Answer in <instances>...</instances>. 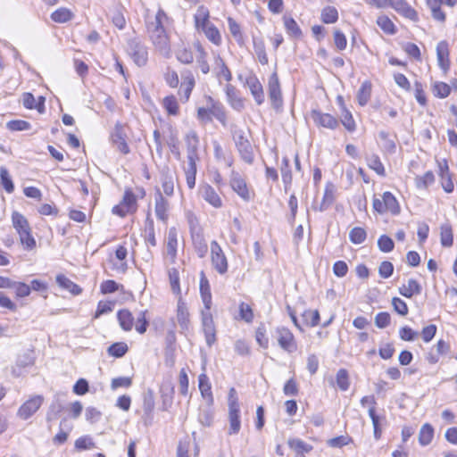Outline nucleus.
<instances>
[{"instance_id":"obj_11","label":"nucleus","mask_w":457,"mask_h":457,"mask_svg":"<svg viewBox=\"0 0 457 457\" xmlns=\"http://www.w3.org/2000/svg\"><path fill=\"white\" fill-rule=\"evenodd\" d=\"M170 202L163 196L159 188L154 195V212L159 220L166 222L169 218Z\"/></svg>"},{"instance_id":"obj_28","label":"nucleus","mask_w":457,"mask_h":457,"mask_svg":"<svg viewBox=\"0 0 457 457\" xmlns=\"http://www.w3.org/2000/svg\"><path fill=\"white\" fill-rule=\"evenodd\" d=\"M56 283L62 288L71 292L74 295H78L82 292V289L79 286L75 284L70 278L62 274H59L56 276Z\"/></svg>"},{"instance_id":"obj_43","label":"nucleus","mask_w":457,"mask_h":457,"mask_svg":"<svg viewBox=\"0 0 457 457\" xmlns=\"http://www.w3.org/2000/svg\"><path fill=\"white\" fill-rule=\"evenodd\" d=\"M177 231L174 228H170L168 233V242H167V253L171 258H175L177 254Z\"/></svg>"},{"instance_id":"obj_61","label":"nucleus","mask_w":457,"mask_h":457,"mask_svg":"<svg viewBox=\"0 0 457 457\" xmlns=\"http://www.w3.org/2000/svg\"><path fill=\"white\" fill-rule=\"evenodd\" d=\"M130 212H134L137 209V199L131 190H126L121 202Z\"/></svg>"},{"instance_id":"obj_58","label":"nucleus","mask_w":457,"mask_h":457,"mask_svg":"<svg viewBox=\"0 0 457 457\" xmlns=\"http://www.w3.org/2000/svg\"><path fill=\"white\" fill-rule=\"evenodd\" d=\"M127 352L128 345L123 342L114 343L108 348V353L117 358L122 357Z\"/></svg>"},{"instance_id":"obj_18","label":"nucleus","mask_w":457,"mask_h":457,"mask_svg":"<svg viewBox=\"0 0 457 457\" xmlns=\"http://www.w3.org/2000/svg\"><path fill=\"white\" fill-rule=\"evenodd\" d=\"M182 79L183 81L180 85L179 94L185 101H187L195 87V81L194 75L190 71H185L182 73Z\"/></svg>"},{"instance_id":"obj_16","label":"nucleus","mask_w":457,"mask_h":457,"mask_svg":"<svg viewBox=\"0 0 457 457\" xmlns=\"http://www.w3.org/2000/svg\"><path fill=\"white\" fill-rule=\"evenodd\" d=\"M198 386L202 397L206 401L207 405L210 407L213 404V395L212 393V386L206 374L202 373L198 378Z\"/></svg>"},{"instance_id":"obj_27","label":"nucleus","mask_w":457,"mask_h":457,"mask_svg":"<svg viewBox=\"0 0 457 457\" xmlns=\"http://www.w3.org/2000/svg\"><path fill=\"white\" fill-rule=\"evenodd\" d=\"M239 413H240L239 408L228 409V421H229L228 434L229 435H236L240 431L241 421H240Z\"/></svg>"},{"instance_id":"obj_14","label":"nucleus","mask_w":457,"mask_h":457,"mask_svg":"<svg viewBox=\"0 0 457 457\" xmlns=\"http://www.w3.org/2000/svg\"><path fill=\"white\" fill-rule=\"evenodd\" d=\"M232 189L245 201L250 200V194L245 179L237 172H232L230 179Z\"/></svg>"},{"instance_id":"obj_24","label":"nucleus","mask_w":457,"mask_h":457,"mask_svg":"<svg viewBox=\"0 0 457 457\" xmlns=\"http://www.w3.org/2000/svg\"><path fill=\"white\" fill-rule=\"evenodd\" d=\"M399 293L404 297L411 298L421 293V286L416 279L410 278L407 284L399 287Z\"/></svg>"},{"instance_id":"obj_25","label":"nucleus","mask_w":457,"mask_h":457,"mask_svg":"<svg viewBox=\"0 0 457 457\" xmlns=\"http://www.w3.org/2000/svg\"><path fill=\"white\" fill-rule=\"evenodd\" d=\"M177 320L181 329L187 330L189 328V312L185 303L181 300H179L178 302Z\"/></svg>"},{"instance_id":"obj_12","label":"nucleus","mask_w":457,"mask_h":457,"mask_svg":"<svg viewBox=\"0 0 457 457\" xmlns=\"http://www.w3.org/2000/svg\"><path fill=\"white\" fill-rule=\"evenodd\" d=\"M278 343L279 346L288 352L293 353L296 350V344L294 335L286 328H279L277 329Z\"/></svg>"},{"instance_id":"obj_34","label":"nucleus","mask_w":457,"mask_h":457,"mask_svg":"<svg viewBox=\"0 0 457 457\" xmlns=\"http://www.w3.org/2000/svg\"><path fill=\"white\" fill-rule=\"evenodd\" d=\"M287 445L290 449L294 450L296 454H303L304 453H310L312 450V445L306 444L304 441L299 438H290L287 441Z\"/></svg>"},{"instance_id":"obj_63","label":"nucleus","mask_w":457,"mask_h":457,"mask_svg":"<svg viewBox=\"0 0 457 457\" xmlns=\"http://www.w3.org/2000/svg\"><path fill=\"white\" fill-rule=\"evenodd\" d=\"M6 127L12 131L28 130L31 128L29 122L22 120H13L7 122Z\"/></svg>"},{"instance_id":"obj_47","label":"nucleus","mask_w":457,"mask_h":457,"mask_svg":"<svg viewBox=\"0 0 457 457\" xmlns=\"http://www.w3.org/2000/svg\"><path fill=\"white\" fill-rule=\"evenodd\" d=\"M0 179L4 190L9 194L12 193L14 190V185L8 170L4 166L0 167Z\"/></svg>"},{"instance_id":"obj_33","label":"nucleus","mask_w":457,"mask_h":457,"mask_svg":"<svg viewBox=\"0 0 457 457\" xmlns=\"http://www.w3.org/2000/svg\"><path fill=\"white\" fill-rule=\"evenodd\" d=\"M35 102H36L35 97L31 93H24L23 94L22 103H23V105L25 108L37 109L39 112H43L44 108H45V105H44L45 98L41 96L39 98V102L37 104H35Z\"/></svg>"},{"instance_id":"obj_36","label":"nucleus","mask_w":457,"mask_h":457,"mask_svg":"<svg viewBox=\"0 0 457 457\" xmlns=\"http://www.w3.org/2000/svg\"><path fill=\"white\" fill-rule=\"evenodd\" d=\"M433 437H434L433 427L428 423L424 424L420 428V430L419 433V443L421 445L426 446L431 443Z\"/></svg>"},{"instance_id":"obj_8","label":"nucleus","mask_w":457,"mask_h":457,"mask_svg":"<svg viewBox=\"0 0 457 457\" xmlns=\"http://www.w3.org/2000/svg\"><path fill=\"white\" fill-rule=\"evenodd\" d=\"M199 195L211 206L220 209L223 202L217 191L208 183L201 184L198 187Z\"/></svg>"},{"instance_id":"obj_57","label":"nucleus","mask_w":457,"mask_h":457,"mask_svg":"<svg viewBox=\"0 0 457 457\" xmlns=\"http://www.w3.org/2000/svg\"><path fill=\"white\" fill-rule=\"evenodd\" d=\"M435 180V177L432 171H427L423 176L417 177L415 179L416 187L420 189L427 188Z\"/></svg>"},{"instance_id":"obj_41","label":"nucleus","mask_w":457,"mask_h":457,"mask_svg":"<svg viewBox=\"0 0 457 457\" xmlns=\"http://www.w3.org/2000/svg\"><path fill=\"white\" fill-rule=\"evenodd\" d=\"M284 26L288 35L294 37H299L302 35V30L296 21L289 16L283 17Z\"/></svg>"},{"instance_id":"obj_62","label":"nucleus","mask_w":457,"mask_h":457,"mask_svg":"<svg viewBox=\"0 0 457 457\" xmlns=\"http://www.w3.org/2000/svg\"><path fill=\"white\" fill-rule=\"evenodd\" d=\"M169 278L170 284L171 287V290L174 294H180V287H179V276L177 269L172 268L169 270Z\"/></svg>"},{"instance_id":"obj_20","label":"nucleus","mask_w":457,"mask_h":457,"mask_svg":"<svg viewBox=\"0 0 457 457\" xmlns=\"http://www.w3.org/2000/svg\"><path fill=\"white\" fill-rule=\"evenodd\" d=\"M212 23L210 21V11L205 5H199L194 14V24L195 29L198 31L207 24Z\"/></svg>"},{"instance_id":"obj_40","label":"nucleus","mask_w":457,"mask_h":457,"mask_svg":"<svg viewBox=\"0 0 457 457\" xmlns=\"http://www.w3.org/2000/svg\"><path fill=\"white\" fill-rule=\"evenodd\" d=\"M371 95V84L370 81H364L357 93V100L360 105L367 104Z\"/></svg>"},{"instance_id":"obj_2","label":"nucleus","mask_w":457,"mask_h":457,"mask_svg":"<svg viewBox=\"0 0 457 457\" xmlns=\"http://www.w3.org/2000/svg\"><path fill=\"white\" fill-rule=\"evenodd\" d=\"M166 14L159 10L152 21L147 22V31L155 48L163 55L168 56L170 52V40L163 27Z\"/></svg>"},{"instance_id":"obj_59","label":"nucleus","mask_w":457,"mask_h":457,"mask_svg":"<svg viewBox=\"0 0 457 457\" xmlns=\"http://www.w3.org/2000/svg\"><path fill=\"white\" fill-rule=\"evenodd\" d=\"M35 358L33 351H27L24 353L19 355L16 363L17 367L26 368L34 364Z\"/></svg>"},{"instance_id":"obj_35","label":"nucleus","mask_w":457,"mask_h":457,"mask_svg":"<svg viewBox=\"0 0 457 457\" xmlns=\"http://www.w3.org/2000/svg\"><path fill=\"white\" fill-rule=\"evenodd\" d=\"M194 46H195V50L198 53L197 62H198V65H199V67L201 69V71L204 74H207L210 71V67H209V64H208L207 60H206L207 53L205 52V50L204 49V47H203V46L201 45L200 42H196L194 45Z\"/></svg>"},{"instance_id":"obj_60","label":"nucleus","mask_w":457,"mask_h":457,"mask_svg":"<svg viewBox=\"0 0 457 457\" xmlns=\"http://www.w3.org/2000/svg\"><path fill=\"white\" fill-rule=\"evenodd\" d=\"M378 246L383 253H389L395 247V243L391 237L386 235H382L378 240Z\"/></svg>"},{"instance_id":"obj_56","label":"nucleus","mask_w":457,"mask_h":457,"mask_svg":"<svg viewBox=\"0 0 457 457\" xmlns=\"http://www.w3.org/2000/svg\"><path fill=\"white\" fill-rule=\"evenodd\" d=\"M228 29L234 38L238 42H243V34L240 25L231 17L228 18Z\"/></svg>"},{"instance_id":"obj_51","label":"nucleus","mask_w":457,"mask_h":457,"mask_svg":"<svg viewBox=\"0 0 457 457\" xmlns=\"http://www.w3.org/2000/svg\"><path fill=\"white\" fill-rule=\"evenodd\" d=\"M338 19L337 10L334 6H327L321 12V20L324 23H334Z\"/></svg>"},{"instance_id":"obj_44","label":"nucleus","mask_w":457,"mask_h":457,"mask_svg":"<svg viewBox=\"0 0 457 457\" xmlns=\"http://www.w3.org/2000/svg\"><path fill=\"white\" fill-rule=\"evenodd\" d=\"M302 317L304 324L308 327H315L320 322V312L318 310H305Z\"/></svg>"},{"instance_id":"obj_39","label":"nucleus","mask_w":457,"mask_h":457,"mask_svg":"<svg viewBox=\"0 0 457 457\" xmlns=\"http://www.w3.org/2000/svg\"><path fill=\"white\" fill-rule=\"evenodd\" d=\"M440 241L445 247H450L453 243V229L450 224H443L440 227Z\"/></svg>"},{"instance_id":"obj_5","label":"nucleus","mask_w":457,"mask_h":457,"mask_svg":"<svg viewBox=\"0 0 457 457\" xmlns=\"http://www.w3.org/2000/svg\"><path fill=\"white\" fill-rule=\"evenodd\" d=\"M212 264L216 271L221 275L228 271V260L220 245L216 241L211 243Z\"/></svg>"},{"instance_id":"obj_6","label":"nucleus","mask_w":457,"mask_h":457,"mask_svg":"<svg viewBox=\"0 0 457 457\" xmlns=\"http://www.w3.org/2000/svg\"><path fill=\"white\" fill-rule=\"evenodd\" d=\"M268 91L272 107L279 110L283 105V98L277 72H273L269 78Z\"/></svg>"},{"instance_id":"obj_30","label":"nucleus","mask_w":457,"mask_h":457,"mask_svg":"<svg viewBox=\"0 0 457 457\" xmlns=\"http://www.w3.org/2000/svg\"><path fill=\"white\" fill-rule=\"evenodd\" d=\"M335 201L334 187L328 185L325 188L324 195L320 204L313 207L315 211L324 212L328 210Z\"/></svg>"},{"instance_id":"obj_64","label":"nucleus","mask_w":457,"mask_h":457,"mask_svg":"<svg viewBox=\"0 0 457 457\" xmlns=\"http://www.w3.org/2000/svg\"><path fill=\"white\" fill-rule=\"evenodd\" d=\"M20 240L27 250H32L36 246V241L31 235V230H26L19 234Z\"/></svg>"},{"instance_id":"obj_17","label":"nucleus","mask_w":457,"mask_h":457,"mask_svg":"<svg viewBox=\"0 0 457 457\" xmlns=\"http://www.w3.org/2000/svg\"><path fill=\"white\" fill-rule=\"evenodd\" d=\"M436 56L439 67L447 71L450 67L449 49L446 41H440L436 46Z\"/></svg>"},{"instance_id":"obj_46","label":"nucleus","mask_w":457,"mask_h":457,"mask_svg":"<svg viewBox=\"0 0 457 457\" xmlns=\"http://www.w3.org/2000/svg\"><path fill=\"white\" fill-rule=\"evenodd\" d=\"M341 122L349 132H353L356 129L353 115L345 106H343V110L341 111Z\"/></svg>"},{"instance_id":"obj_19","label":"nucleus","mask_w":457,"mask_h":457,"mask_svg":"<svg viewBox=\"0 0 457 457\" xmlns=\"http://www.w3.org/2000/svg\"><path fill=\"white\" fill-rule=\"evenodd\" d=\"M246 84L256 104L261 105L264 102V92L261 82L256 77H250L246 79Z\"/></svg>"},{"instance_id":"obj_52","label":"nucleus","mask_w":457,"mask_h":457,"mask_svg":"<svg viewBox=\"0 0 457 457\" xmlns=\"http://www.w3.org/2000/svg\"><path fill=\"white\" fill-rule=\"evenodd\" d=\"M62 410L63 406L62 403L58 399L54 400L51 403L49 410L46 413V420L48 422H51L56 420L59 417L60 413L62 411Z\"/></svg>"},{"instance_id":"obj_50","label":"nucleus","mask_w":457,"mask_h":457,"mask_svg":"<svg viewBox=\"0 0 457 457\" xmlns=\"http://www.w3.org/2000/svg\"><path fill=\"white\" fill-rule=\"evenodd\" d=\"M367 233L364 228L361 227H355L351 229L349 233V239L355 245H360L365 241Z\"/></svg>"},{"instance_id":"obj_54","label":"nucleus","mask_w":457,"mask_h":457,"mask_svg":"<svg viewBox=\"0 0 457 457\" xmlns=\"http://www.w3.org/2000/svg\"><path fill=\"white\" fill-rule=\"evenodd\" d=\"M162 105L170 115H177L179 112V104L174 96H166L162 101Z\"/></svg>"},{"instance_id":"obj_42","label":"nucleus","mask_w":457,"mask_h":457,"mask_svg":"<svg viewBox=\"0 0 457 457\" xmlns=\"http://www.w3.org/2000/svg\"><path fill=\"white\" fill-rule=\"evenodd\" d=\"M74 14L67 8H59L51 14V19L58 23H64L71 21Z\"/></svg>"},{"instance_id":"obj_38","label":"nucleus","mask_w":457,"mask_h":457,"mask_svg":"<svg viewBox=\"0 0 457 457\" xmlns=\"http://www.w3.org/2000/svg\"><path fill=\"white\" fill-rule=\"evenodd\" d=\"M366 162L370 169L373 170L378 175L385 176L386 171L383 163L378 154H372L366 157Z\"/></svg>"},{"instance_id":"obj_48","label":"nucleus","mask_w":457,"mask_h":457,"mask_svg":"<svg viewBox=\"0 0 457 457\" xmlns=\"http://www.w3.org/2000/svg\"><path fill=\"white\" fill-rule=\"evenodd\" d=\"M253 49L254 53L258 57L259 62L265 65L268 64V56L265 51V45L262 40H253Z\"/></svg>"},{"instance_id":"obj_45","label":"nucleus","mask_w":457,"mask_h":457,"mask_svg":"<svg viewBox=\"0 0 457 457\" xmlns=\"http://www.w3.org/2000/svg\"><path fill=\"white\" fill-rule=\"evenodd\" d=\"M336 383L341 391L348 390L350 379L348 371L345 369H340L336 375Z\"/></svg>"},{"instance_id":"obj_22","label":"nucleus","mask_w":457,"mask_h":457,"mask_svg":"<svg viewBox=\"0 0 457 457\" xmlns=\"http://www.w3.org/2000/svg\"><path fill=\"white\" fill-rule=\"evenodd\" d=\"M154 392L151 389H148L143 395V411L145 422L147 420H151L153 418V411L154 409Z\"/></svg>"},{"instance_id":"obj_29","label":"nucleus","mask_w":457,"mask_h":457,"mask_svg":"<svg viewBox=\"0 0 457 457\" xmlns=\"http://www.w3.org/2000/svg\"><path fill=\"white\" fill-rule=\"evenodd\" d=\"M119 324L125 331H130L134 326V317L128 309L120 310L117 313Z\"/></svg>"},{"instance_id":"obj_37","label":"nucleus","mask_w":457,"mask_h":457,"mask_svg":"<svg viewBox=\"0 0 457 457\" xmlns=\"http://www.w3.org/2000/svg\"><path fill=\"white\" fill-rule=\"evenodd\" d=\"M12 225L18 234L29 230L30 227L27 219L18 212H13L12 215Z\"/></svg>"},{"instance_id":"obj_1","label":"nucleus","mask_w":457,"mask_h":457,"mask_svg":"<svg viewBox=\"0 0 457 457\" xmlns=\"http://www.w3.org/2000/svg\"><path fill=\"white\" fill-rule=\"evenodd\" d=\"M200 294L204 307L201 312L203 331L207 345L212 346L216 341V328L211 313L212 303L211 288L204 273L200 280Z\"/></svg>"},{"instance_id":"obj_26","label":"nucleus","mask_w":457,"mask_h":457,"mask_svg":"<svg viewBox=\"0 0 457 457\" xmlns=\"http://www.w3.org/2000/svg\"><path fill=\"white\" fill-rule=\"evenodd\" d=\"M192 241L194 249L199 258H204L208 252V245L204 237V235L200 232L192 234Z\"/></svg>"},{"instance_id":"obj_4","label":"nucleus","mask_w":457,"mask_h":457,"mask_svg":"<svg viewBox=\"0 0 457 457\" xmlns=\"http://www.w3.org/2000/svg\"><path fill=\"white\" fill-rule=\"evenodd\" d=\"M372 205L374 211L379 214L390 212L393 215H397L400 213L398 201L390 192H385L380 198L375 197Z\"/></svg>"},{"instance_id":"obj_7","label":"nucleus","mask_w":457,"mask_h":457,"mask_svg":"<svg viewBox=\"0 0 457 457\" xmlns=\"http://www.w3.org/2000/svg\"><path fill=\"white\" fill-rule=\"evenodd\" d=\"M128 52L134 62L139 66H145L148 60V52L146 47L137 39H131L128 43Z\"/></svg>"},{"instance_id":"obj_3","label":"nucleus","mask_w":457,"mask_h":457,"mask_svg":"<svg viewBox=\"0 0 457 457\" xmlns=\"http://www.w3.org/2000/svg\"><path fill=\"white\" fill-rule=\"evenodd\" d=\"M233 139L242 160L247 164H252L254 160V154L250 141L241 129L235 128L232 130Z\"/></svg>"},{"instance_id":"obj_23","label":"nucleus","mask_w":457,"mask_h":457,"mask_svg":"<svg viewBox=\"0 0 457 457\" xmlns=\"http://www.w3.org/2000/svg\"><path fill=\"white\" fill-rule=\"evenodd\" d=\"M198 32L204 33L206 38L215 46H220L222 42L221 34L213 23L207 24Z\"/></svg>"},{"instance_id":"obj_49","label":"nucleus","mask_w":457,"mask_h":457,"mask_svg":"<svg viewBox=\"0 0 457 457\" xmlns=\"http://www.w3.org/2000/svg\"><path fill=\"white\" fill-rule=\"evenodd\" d=\"M378 26L386 34L395 33V27L393 21L386 15H381L377 20Z\"/></svg>"},{"instance_id":"obj_10","label":"nucleus","mask_w":457,"mask_h":457,"mask_svg":"<svg viewBox=\"0 0 457 457\" xmlns=\"http://www.w3.org/2000/svg\"><path fill=\"white\" fill-rule=\"evenodd\" d=\"M311 118L314 124L318 127H322L329 129H336L339 126V121L337 118L329 113H325L318 110H312Z\"/></svg>"},{"instance_id":"obj_13","label":"nucleus","mask_w":457,"mask_h":457,"mask_svg":"<svg viewBox=\"0 0 457 457\" xmlns=\"http://www.w3.org/2000/svg\"><path fill=\"white\" fill-rule=\"evenodd\" d=\"M111 139L113 145L122 154H127L129 153V147L126 142V134L123 127L117 123L114 127L113 132L111 135Z\"/></svg>"},{"instance_id":"obj_15","label":"nucleus","mask_w":457,"mask_h":457,"mask_svg":"<svg viewBox=\"0 0 457 457\" xmlns=\"http://www.w3.org/2000/svg\"><path fill=\"white\" fill-rule=\"evenodd\" d=\"M401 15L416 21H418L417 12L404 0H390V4Z\"/></svg>"},{"instance_id":"obj_55","label":"nucleus","mask_w":457,"mask_h":457,"mask_svg":"<svg viewBox=\"0 0 457 457\" xmlns=\"http://www.w3.org/2000/svg\"><path fill=\"white\" fill-rule=\"evenodd\" d=\"M378 137L382 141V149L386 153H395V143L393 139L389 137L388 133H386V131H380L378 133Z\"/></svg>"},{"instance_id":"obj_31","label":"nucleus","mask_w":457,"mask_h":457,"mask_svg":"<svg viewBox=\"0 0 457 457\" xmlns=\"http://www.w3.org/2000/svg\"><path fill=\"white\" fill-rule=\"evenodd\" d=\"M187 155L198 154L199 138L194 130H190L185 137Z\"/></svg>"},{"instance_id":"obj_21","label":"nucleus","mask_w":457,"mask_h":457,"mask_svg":"<svg viewBox=\"0 0 457 457\" xmlns=\"http://www.w3.org/2000/svg\"><path fill=\"white\" fill-rule=\"evenodd\" d=\"M174 174L169 168H165L161 172V184L163 193L167 196H171L174 193Z\"/></svg>"},{"instance_id":"obj_9","label":"nucleus","mask_w":457,"mask_h":457,"mask_svg":"<svg viewBox=\"0 0 457 457\" xmlns=\"http://www.w3.org/2000/svg\"><path fill=\"white\" fill-rule=\"evenodd\" d=\"M44 402L42 395H35L27 400L18 410V416L22 420H28L40 408Z\"/></svg>"},{"instance_id":"obj_53","label":"nucleus","mask_w":457,"mask_h":457,"mask_svg":"<svg viewBox=\"0 0 457 457\" xmlns=\"http://www.w3.org/2000/svg\"><path fill=\"white\" fill-rule=\"evenodd\" d=\"M432 92L435 96L439 98H445L451 93V87L448 84L445 82H436L433 85Z\"/></svg>"},{"instance_id":"obj_32","label":"nucleus","mask_w":457,"mask_h":457,"mask_svg":"<svg viewBox=\"0 0 457 457\" xmlns=\"http://www.w3.org/2000/svg\"><path fill=\"white\" fill-rule=\"evenodd\" d=\"M214 71H216L217 76H222L226 81H230L232 79V74L228 66L226 65L225 62L223 61V59L220 56V54H217L214 57Z\"/></svg>"}]
</instances>
